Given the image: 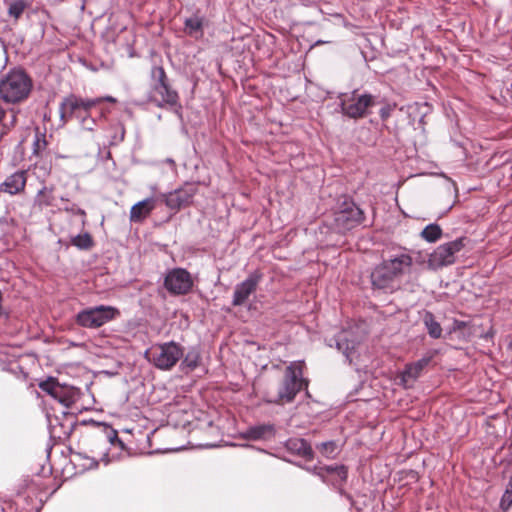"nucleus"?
<instances>
[{
    "label": "nucleus",
    "mask_w": 512,
    "mask_h": 512,
    "mask_svg": "<svg viewBox=\"0 0 512 512\" xmlns=\"http://www.w3.org/2000/svg\"><path fill=\"white\" fill-rule=\"evenodd\" d=\"M412 258L408 254H400L383 261L371 274L372 285L385 292H393L401 285L402 276L410 270Z\"/></svg>",
    "instance_id": "1"
},
{
    "label": "nucleus",
    "mask_w": 512,
    "mask_h": 512,
    "mask_svg": "<svg viewBox=\"0 0 512 512\" xmlns=\"http://www.w3.org/2000/svg\"><path fill=\"white\" fill-rule=\"evenodd\" d=\"M32 82L28 75L14 69L0 80V97L7 103H17L26 99L31 91Z\"/></svg>",
    "instance_id": "2"
},
{
    "label": "nucleus",
    "mask_w": 512,
    "mask_h": 512,
    "mask_svg": "<svg viewBox=\"0 0 512 512\" xmlns=\"http://www.w3.org/2000/svg\"><path fill=\"white\" fill-rule=\"evenodd\" d=\"M184 348L175 341L153 345L146 351L148 360L158 369L170 370L183 357Z\"/></svg>",
    "instance_id": "3"
},
{
    "label": "nucleus",
    "mask_w": 512,
    "mask_h": 512,
    "mask_svg": "<svg viewBox=\"0 0 512 512\" xmlns=\"http://www.w3.org/2000/svg\"><path fill=\"white\" fill-rule=\"evenodd\" d=\"M151 76L154 84L148 96L149 101L158 107L176 105L178 94L169 87L164 69L160 66L153 67Z\"/></svg>",
    "instance_id": "4"
},
{
    "label": "nucleus",
    "mask_w": 512,
    "mask_h": 512,
    "mask_svg": "<svg viewBox=\"0 0 512 512\" xmlns=\"http://www.w3.org/2000/svg\"><path fill=\"white\" fill-rule=\"evenodd\" d=\"M303 362H292L285 370L284 381L278 391V402L289 403L307 382L303 379Z\"/></svg>",
    "instance_id": "5"
},
{
    "label": "nucleus",
    "mask_w": 512,
    "mask_h": 512,
    "mask_svg": "<svg viewBox=\"0 0 512 512\" xmlns=\"http://www.w3.org/2000/svg\"><path fill=\"white\" fill-rule=\"evenodd\" d=\"M103 101L116 103L117 100L112 96L82 99L71 95L66 97L60 104V118L64 123L72 117L80 118L82 116V110L84 112H89L92 107L99 105Z\"/></svg>",
    "instance_id": "6"
},
{
    "label": "nucleus",
    "mask_w": 512,
    "mask_h": 512,
    "mask_svg": "<svg viewBox=\"0 0 512 512\" xmlns=\"http://www.w3.org/2000/svg\"><path fill=\"white\" fill-rule=\"evenodd\" d=\"M374 96L371 94H351L340 96L341 113L351 119L363 118L367 115L368 109L374 105Z\"/></svg>",
    "instance_id": "7"
},
{
    "label": "nucleus",
    "mask_w": 512,
    "mask_h": 512,
    "mask_svg": "<svg viewBox=\"0 0 512 512\" xmlns=\"http://www.w3.org/2000/svg\"><path fill=\"white\" fill-rule=\"evenodd\" d=\"M118 314V310L112 306L99 305L80 311L76 321L85 328H98L113 320Z\"/></svg>",
    "instance_id": "8"
},
{
    "label": "nucleus",
    "mask_w": 512,
    "mask_h": 512,
    "mask_svg": "<svg viewBox=\"0 0 512 512\" xmlns=\"http://www.w3.org/2000/svg\"><path fill=\"white\" fill-rule=\"evenodd\" d=\"M464 238H458L439 245L428 258L427 265L432 270L452 265L455 262V255L464 247Z\"/></svg>",
    "instance_id": "9"
},
{
    "label": "nucleus",
    "mask_w": 512,
    "mask_h": 512,
    "mask_svg": "<svg viewBox=\"0 0 512 512\" xmlns=\"http://www.w3.org/2000/svg\"><path fill=\"white\" fill-rule=\"evenodd\" d=\"M364 220L363 211L350 200H345L334 214V226L339 232L351 230Z\"/></svg>",
    "instance_id": "10"
},
{
    "label": "nucleus",
    "mask_w": 512,
    "mask_h": 512,
    "mask_svg": "<svg viewBox=\"0 0 512 512\" xmlns=\"http://www.w3.org/2000/svg\"><path fill=\"white\" fill-rule=\"evenodd\" d=\"M197 192L196 184L186 183L174 191L162 193L160 197L169 209L178 211L183 207L189 206Z\"/></svg>",
    "instance_id": "11"
},
{
    "label": "nucleus",
    "mask_w": 512,
    "mask_h": 512,
    "mask_svg": "<svg viewBox=\"0 0 512 512\" xmlns=\"http://www.w3.org/2000/svg\"><path fill=\"white\" fill-rule=\"evenodd\" d=\"M40 388L66 408L72 406L78 398V389L73 386L60 384L53 378L42 382Z\"/></svg>",
    "instance_id": "12"
},
{
    "label": "nucleus",
    "mask_w": 512,
    "mask_h": 512,
    "mask_svg": "<svg viewBox=\"0 0 512 512\" xmlns=\"http://www.w3.org/2000/svg\"><path fill=\"white\" fill-rule=\"evenodd\" d=\"M164 286L171 294L183 295L191 290L193 280L187 270L175 268L167 273L164 280Z\"/></svg>",
    "instance_id": "13"
},
{
    "label": "nucleus",
    "mask_w": 512,
    "mask_h": 512,
    "mask_svg": "<svg viewBox=\"0 0 512 512\" xmlns=\"http://www.w3.org/2000/svg\"><path fill=\"white\" fill-rule=\"evenodd\" d=\"M350 336L351 332L349 331L340 332L335 338L336 348L343 353L350 364H357L359 362L360 350L363 347L360 342L350 339Z\"/></svg>",
    "instance_id": "14"
},
{
    "label": "nucleus",
    "mask_w": 512,
    "mask_h": 512,
    "mask_svg": "<svg viewBox=\"0 0 512 512\" xmlns=\"http://www.w3.org/2000/svg\"><path fill=\"white\" fill-rule=\"evenodd\" d=\"M307 470L319 476L323 482L332 483L335 486L341 485L347 479V469L343 465L324 467L315 466L313 468H307Z\"/></svg>",
    "instance_id": "15"
},
{
    "label": "nucleus",
    "mask_w": 512,
    "mask_h": 512,
    "mask_svg": "<svg viewBox=\"0 0 512 512\" xmlns=\"http://www.w3.org/2000/svg\"><path fill=\"white\" fill-rule=\"evenodd\" d=\"M260 279L261 277L259 274L252 273L244 281L237 284L233 294L232 305H243L248 300L250 295L255 292Z\"/></svg>",
    "instance_id": "16"
},
{
    "label": "nucleus",
    "mask_w": 512,
    "mask_h": 512,
    "mask_svg": "<svg viewBox=\"0 0 512 512\" xmlns=\"http://www.w3.org/2000/svg\"><path fill=\"white\" fill-rule=\"evenodd\" d=\"M92 443L95 444V449H91V456L82 452L77 453V456L89 461L86 465L89 469L96 468L98 466V460L108 464L107 439L103 435H98L92 439Z\"/></svg>",
    "instance_id": "17"
},
{
    "label": "nucleus",
    "mask_w": 512,
    "mask_h": 512,
    "mask_svg": "<svg viewBox=\"0 0 512 512\" xmlns=\"http://www.w3.org/2000/svg\"><path fill=\"white\" fill-rule=\"evenodd\" d=\"M27 178L25 171H17L8 176L3 183L0 184V191L9 195H17L24 191Z\"/></svg>",
    "instance_id": "18"
},
{
    "label": "nucleus",
    "mask_w": 512,
    "mask_h": 512,
    "mask_svg": "<svg viewBox=\"0 0 512 512\" xmlns=\"http://www.w3.org/2000/svg\"><path fill=\"white\" fill-rule=\"evenodd\" d=\"M275 432L276 430L273 424H259L248 427L242 433V437L252 441L270 440L274 437Z\"/></svg>",
    "instance_id": "19"
},
{
    "label": "nucleus",
    "mask_w": 512,
    "mask_h": 512,
    "mask_svg": "<svg viewBox=\"0 0 512 512\" xmlns=\"http://www.w3.org/2000/svg\"><path fill=\"white\" fill-rule=\"evenodd\" d=\"M155 206L156 199L153 197L137 202L131 207L130 220L132 222H141L155 209Z\"/></svg>",
    "instance_id": "20"
},
{
    "label": "nucleus",
    "mask_w": 512,
    "mask_h": 512,
    "mask_svg": "<svg viewBox=\"0 0 512 512\" xmlns=\"http://www.w3.org/2000/svg\"><path fill=\"white\" fill-rule=\"evenodd\" d=\"M285 447L288 451L307 459H311L313 457L311 446L302 438L288 439L285 443Z\"/></svg>",
    "instance_id": "21"
},
{
    "label": "nucleus",
    "mask_w": 512,
    "mask_h": 512,
    "mask_svg": "<svg viewBox=\"0 0 512 512\" xmlns=\"http://www.w3.org/2000/svg\"><path fill=\"white\" fill-rule=\"evenodd\" d=\"M185 31L188 35L200 38L203 35L204 18L198 15L189 17L184 22Z\"/></svg>",
    "instance_id": "22"
},
{
    "label": "nucleus",
    "mask_w": 512,
    "mask_h": 512,
    "mask_svg": "<svg viewBox=\"0 0 512 512\" xmlns=\"http://www.w3.org/2000/svg\"><path fill=\"white\" fill-rule=\"evenodd\" d=\"M423 323L431 338L438 339L442 335V328L439 322L436 321L433 313L426 311L423 315Z\"/></svg>",
    "instance_id": "23"
},
{
    "label": "nucleus",
    "mask_w": 512,
    "mask_h": 512,
    "mask_svg": "<svg viewBox=\"0 0 512 512\" xmlns=\"http://www.w3.org/2000/svg\"><path fill=\"white\" fill-rule=\"evenodd\" d=\"M421 370L415 365V363H411L406 366L405 370L400 375V382L405 388H409L415 382V380L420 376Z\"/></svg>",
    "instance_id": "24"
},
{
    "label": "nucleus",
    "mask_w": 512,
    "mask_h": 512,
    "mask_svg": "<svg viewBox=\"0 0 512 512\" xmlns=\"http://www.w3.org/2000/svg\"><path fill=\"white\" fill-rule=\"evenodd\" d=\"M182 358H183L182 363H181L182 368L194 370L195 368L198 367L199 362H200V351L198 348L192 347L187 351L185 356L183 355Z\"/></svg>",
    "instance_id": "25"
},
{
    "label": "nucleus",
    "mask_w": 512,
    "mask_h": 512,
    "mask_svg": "<svg viewBox=\"0 0 512 512\" xmlns=\"http://www.w3.org/2000/svg\"><path fill=\"white\" fill-rule=\"evenodd\" d=\"M5 3L8 6V15L15 20L19 19L30 5L28 0H11L5 1Z\"/></svg>",
    "instance_id": "26"
},
{
    "label": "nucleus",
    "mask_w": 512,
    "mask_h": 512,
    "mask_svg": "<svg viewBox=\"0 0 512 512\" xmlns=\"http://www.w3.org/2000/svg\"><path fill=\"white\" fill-rule=\"evenodd\" d=\"M420 236L428 243H434L441 238L442 229L438 224L431 223L421 231Z\"/></svg>",
    "instance_id": "27"
},
{
    "label": "nucleus",
    "mask_w": 512,
    "mask_h": 512,
    "mask_svg": "<svg viewBox=\"0 0 512 512\" xmlns=\"http://www.w3.org/2000/svg\"><path fill=\"white\" fill-rule=\"evenodd\" d=\"M53 200L54 197L52 189L47 188L46 186L39 190L36 197V203L40 206H51L53 205Z\"/></svg>",
    "instance_id": "28"
},
{
    "label": "nucleus",
    "mask_w": 512,
    "mask_h": 512,
    "mask_svg": "<svg viewBox=\"0 0 512 512\" xmlns=\"http://www.w3.org/2000/svg\"><path fill=\"white\" fill-rule=\"evenodd\" d=\"M73 246L79 249H89L93 245L92 238L89 233L78 234L71 239Z\"/></svg>",
    "instance_id": "29"
},
{
    "label": "nucleus",
    "mask_w": 512,
    "mask_h": 512,
    "mask_svg": "<svg viewBox=\"0 0 512 512\" xmlns=\"http://www.w3.org/2000/svg\"><path fill=\"white\" fill-rule=\"evenodd\" d=\"M320 452L327 458H332L336 455L337 445L334 441L323 442L317 446Z\"/></svg>",
    "instance_id": "30"
},
{
    "label": "nucleus",
    "mask_w": 512,
    "mask_h": 512,
    "mask_svg": "<svg viewBox=\"0 0 512 512\" xmlns=\"http://www.w3.org/2000/svg\"><path fill=\"white\" fill-rule=\"evenodd\" d=\"M82 116L78 118L81 121V125L84 129L92 131L95 125V120L88 116V112L81 111Z\"/></svg>",
    "instance_id": "31"
},
{
    "label": "nucleus",
    "mask_w": 512,
    "mask_h": 512,
    "mask_svg": "<svg viewBox=\"0 0 512 512\" xmlns=\"http://www.w3.org/2000/svg\"><path fill=\"white\" fill-rule=\"evenodd\" d=\"M502 509L507 510L512 505V489L506 488L500 503Z\"/></svg>",
    "instance_id": "32"
},
{
    "label": "nucleus",
    "mask_w": 512,
    "mask_h": 512,
    "mask_svg": "<svg viewBox=\"0 0 512 512\" xmlns=\"http://www.w3.org/2000/svg\"><path fill=\"white\" fill-rule=\"evenodd\" d=\"M46 145L45 140H41L38 136L36 137V140L34 141V152L38 153L40 149L44 148Z\"/></svg>",
    "instance_id": "33"
},
{
    "label": "nucleus",
    "mask_w": 512,
    "mask_h": 512,
    "mask_svg": "<svg viewBox=\"0 0 512 512\" xmlns=\"http://www.w3.org/2000/svg\"><path fill=\"white\" fill-rule=\"evenodd\" d=\"M430 360H431L430 357H424V358H422V359H420V360H418L417 362H414V363L418 367V369H420L422 371L428 365Z\"/></svg>",
    "instance_id": "34"
},
{
    "label": "nucleus",
    "mask_w": 512,
    "mask_h": 512,
    "mask_svg": "<svg viewBox=\"0 0 512 512\" xmlns=\"http://www.w3.org/2000/svg\"><path fill=\"white\" fill-rule=\"evenodd\" d=\"M430 360H431L430 357H424V358H422V359H420V360H418L417 362H414V363L418 367V369H420L422 371L428 365Z\"/></svg>",
    "instance_id": "35"
},
{
    "label": "nucleus",
    "mask_w": 512,
    "mask_h": 512,
    "mask_svg": "<svg viewBox=\"0 0 512 512\" xmlns=\"http://www.w3.org/2000/svg\"><path fill=\"white\" fill-rule=\"evenodd\" d=\"M392 108L390 106L382 107L379 111V114L383 120L387 119L390 116Z\"/></svg>",
    "instance_id": "36"
},
{
    "label": "nucleus",
    "mask_w": 512,
    "mask_h": 512,
    "mask_svg": "<svg viewBox=\"0 0 512 512\" xmlns=\"http://www.w3.org/2000/svg\"><path fill=\"white\" fill-rule=\"evenodd\" d=\"M464 327H466V322L460 321V320H454L453 326H452V331L461 330Z\"/></svg>",
    "instance_id": "37"
},
{
    "label": "nucleus",
    "mask_w": 512,
    "mask_h": 512,
    "mask_svg": "<svg viewBox=\"0 0 512 512\" xmlns=\"http://www.w3.org/2000/svg\"><path fill=\"white\" fill-rule=\"evenodd\" d=\"M4 117H5V111H4V109H2L0 107V122L4 119Z\"/></svg>",
    "instance_id": "38"
},
{
    "label": "nucleus",
    "mask_w": 512,
    "mask_h": 512,
    "mask_svg": "<svg viewBox=\"0 0 512 512\" xmlns=\"http://www.w3.org/2000/svg\"><path fill=\"white\" fill-rule=\"evenodd\" d=\"M166 162H167L168 164H171V165H174V164H175V163H174V160H173V159H170V158H168V159L166 160Z\"/></svg>",
    "instance_id": "39"
}]
</instances>
